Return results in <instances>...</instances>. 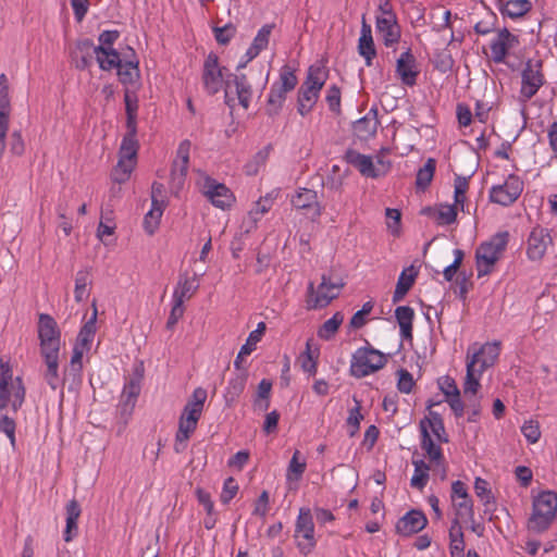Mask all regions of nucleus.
Returning <instances> with one entry per match:
<instances>
[{"instance_id":"nucleus-61","label":"nucleus","mask_w":557,"mask_h":557,"mask_svg":"<svg viewBox=\"0 0 557 557\" xmlns=\"http://www.w3.org/2000/svg\"><path fill=\"white\" fill-rule=\"evenodd\" d=\"M238 491V484L236 483L235 479L227 478L224 481L223 488L221 492L220 499L223 504H228L237 494Z\"/></svg>"},{"instance_id":"nucleus-17","label":"nucleus","mask_w":557,"mask_h":557,"mask_svg":"<svg viewBox=\"0 0 557 557\" xmlns=\"http://www.w3.org/2000/svg\"><path fill=\"white\" fill-rule=\"evenodd\" d=\"M500 354V343L492 342L485 343L479 349L469 348L467 360L475 359V367L487 370L493 367Z\"/></svg>"},{"instance_id":"nucleus-15","label":"nucleus","mask_w":557,"mask_h":557,"mask_svg":"<svg viewBox=\"0 0 557 557\" xmlns=\"http://www.w3.org/2000/svg\"><path fill=\"white\" fill-rule=\"evenodd\" d=\"M190 147V141L185 139L178 145L176 151V158L173 162L171 172L172 185L176 190L183 187L185 177L187 175Z\"/></svg>"},{"instance_id":"nucleus-37","label":"nucleus","mask_w":557,"mask_h":557,"mask_svg":"<svg viewBox=\"0 0 557 557\" xmlns=\"http://www.w3.org/2000/svg\"><path fill=\"white\" fill-rule=\"evenodd\" d=\"M287 94L288 92L286 90H283L275 83L272 84L269 95H268V108H267V112L270 116L276 115L280 112V110L283 107V103L286 99Z\"/></svg>"},{"instance_id":"nucleus-19","label":"nucleus","mask_w":557,"mask_h":557,"mask_svg":"<svg viewBox=\"0 0 557 557\" xmlns=\"http://www.w3.org/2000/svg\"><path fill=\"white\" fill-rule=\"evenodd\" d=\"M426 523L425 515L420 510L412 509L397 521L396 531L403 536H409L423 530Z\"/></svg>"},{"instance_id":"nucleus-20","label":"nucleus","mask_w":557,"mask_h":557,"mask_svg":"<svg viewBox=\"0 0 557 557\" xmlns=\"http://www.w3.org/2000/svg\"><path fill=\"white\" fill-rule=\"evenodd\" d=\"M46 370L44 372V379L52 391H60L61 396L63 395V386L66 381L71 382V377L64 374L62 377L59 373V354L58 355H45L42 356Z\"/></svg>"},{"instance_id":"nucleus-46","label":"nucleus","mask_w":557,"mask_h":557,"mask_svg":"<svg viewBox=\"0 0 557 557\" xmlns=\"http://www.w3.org/2000/svg\"><path fill=\"white\" fill-rule=\"evenodd\" d=\"M344 317L341 312H336L332 318L327 319L318 330V336L322 339H331L343 323Z\"/></svg>"},{"instance_id":"nucleus-55","label":"nucleus","mask_w":557,"mask_h":557,"mask_svg":"<svg viewBox=\"0 0 557 557\" xmlns=\"http://www.w3.org/2000/svg\"><path fill=\"white\" fill-rule=\"evenodd\" d=\"M457 208L454 205H441L436 211V221L442 225H449L456 221Z\"/></svg>"},{"instance_id":"nucleus-16","label":"nucleus","mask_w":557,"mask_h":557,"mask_svg":"<svg viewBox=\"0 0 557 557\" xmlns=\"http://www.w3.org/2000/svg\"><path fill=\"white\" fill-rule=\"evenodd\" d=\"M202 191L213 206L221 209L231 206L233 201L232 191L224 184L209 176L203 180Z\"/></svg>"},{"instance_id":"nucleus-49","label":"nucleus","mask_w":557,"mask_h":557,"mask_svg":"<svg viewBox=\"0 0 557 557\" xmlns=\"http://www.w3.org/2000/svg\"><path fill=\"white\" fill-rule=\"evenodd\" d=\"M456 519L463 522H473L474 510L473 503L470 498L454 502Z\"/></svg>"},{"instance_id":"nucleus-1","label":"nucleus","mask_w":557,"mask_h":557,"mask_svg":"<svg viewBox=\"0 0 557 557\" xmlns=\"http://www.w3.org/2000/svg\"><path fill=\"white\" fill-rule=\"evenodd\" d=\"M326 79L327 70L324 65L312 64L309 66L307 78L298 89L297 111L301 116L311 112Z\"/></svg>"},{"instance_id":"nucleus-25","label":"nucleus","mask_w":557,"mask_h":557,"mask_svg":"<svg viewBox=\"0 0 557 557\" xmlns=\"http://www.w3.org/2000/svg\"><path fill=\"white\" fill-rule=\"evenodd\" d=\"M376 32L386 47H392L400 39V27L396 15L376 17Z\"/></svg>"},{"instance_id":"nucleus-11","label":"nucleus","mask_w":557,"mask_h":557,"mask_svg":"<svg viewBox=\"0 0 557 557\" xmlns=\"http://www.w3.org/2000/svg\"><path fill=\"white\" fill-rule=\"evenodd\" d=\"M342 284L332 283L325 275L322 276V282L317 289H314L313 283L310 282L308 285V308L318 309L326 307L338 296Z\"/></svg>"},{"instance_id":"nucleus-23","label":"nucleus","mask_w":557,"mask_h":557,"mask_svg":"<svg viewBox=\"0 0 557 557\" xmlns=\"http://www.w3.org/2000/svg\"><path fill=\"white\" fill-rule=\"evenodd\" d=\"M518 44V39L507 28L498 32L497 37L491 42L492 59L496 63H503L508 50Z\"/></svg>"},{"instance_id":"nucleus-12","label":"nucleus","mask_w":557,"mask_h":557,"mask_svg":"<svg viewBox=\"0 0 557 557\" xmlns=\"http://www.w3.org/2000/svg\"><path fill=\"white\" fill-rule=\"evenodd\" d=\"M205 90L209 95L218 94L223 87V67L219 64V58L210 52L205 59L201 75Z\"/></svg>"},{"instance_id":"nucleus-6","label":"nucleus","mask_w":557,"mask_h":557,"mask_svg":"<svg viewBox=\"0 0 557 557\" xmlns=\"http://www.w3.org/2000/svg\"><path fill=\"white\" fill-rule=\"evenodd\" d=\"M387 362V359L380 350L367 346L358 348L351 357L350 374L357 379L368 376L380 369Z\"/></svg>"},{"instance_id":"nucleus-7","label":"nucleus","mask_w":557,"mask_h":557,"mask_svg":"<svg viewBox=\"0 0 557 557\" xmlns=\"http://www.w3.org/2000/svg\"><path fill=\"white\" fill-rule=\"evenodd\" d=\"M295 539L297 547L302 555L310 554L315 545L314 522L310 508L301 507L299 509L295 523Z\"/></svg>"},{"instance_id":"nucleus-60","label":"nucleus","mask_w":557,"mask_h":557,"mask_svg":"<svg viewBox=\"0 0 557 557\" xmlns=\"http://www.w3.org/2000/svg\"><path fill=\"white\" fill-rule=\"evenodd\" d=\"M414 385V381L412 377V374L405 370L400 369L398 371V382H397V388L400 393L409 394Z\"/></svg>"},{"instance_id":"nucleus-43","label":"nucleus","mask_w":557,"mask_h":557,"mask_svg":"<svg viewBox=\"0 0 557 557\" xmlns=\"http://www.w3.org/2000/svg\"><path fill=\"white\" fill-rule=\"evenodd\" d=\"M120 82L123 85L134 84L139 78V69L137 61L121 62L116 67Z\"/></svg>"},{"instance_id":"nucleus-27","label":"nucleus","mask_w":557,"mask_h":557,"mask_svg":"<svg viewBox=\"0 0 557 557\" xmlns=\"http://www.w3.org/2000/svg\"><path fill=\"white\" fill-rule=\"evenodd\" d=\"M86 352H88L87 349L74 345L70 367L66 369V376L71 377L70 391L76 389L82 383L83 357Z\"/></svg>"},{"instance_id":"nucleus-53","label":"nucleus","mask_w":557,"mask_h":557,"mask_svg":"<svg viewBox=\"0 0 557 557\" xmlns=\"http://www.w3.org/2000/svg\"><path fill=\"white\" fill-rule=\"evenodd\" d=\"M270 153V147H264L259 150L253 158L246 163L245 172L247 175H256L260 169L265 164V161Z\"/></svg>"},{"instance_id":"nucleus-3","label":"nucleus","mask_w":557,"mask_h":557,"mask_svg":"<svg viewBox=\"0 0 557 557\" xmlns=\"http://www.w3.org/2000/svg\"><path fill=\"white\" fill-rule=\"evenodd\" d=\"M138 149L137 128H126L119 150V161L112 173L114 182L122 184L129 178L137 163Z\"/></svg>"},{"instance_id":"nucleus-14","label":"nucleus","mask_w":557,"mask_h":557,"mask_svg":"<svg viewBox=\"0 0 557 557\" xmlns=\"http://www.w3.org/2000/svg\"><path fill=\"white\" fill-rule=\"evenodd\" d=\"M78 51L92 50V53L96 55V60L99 64V67L102 71H111L121 65L120 53L113 49L104 50L103 47H95L94 42L90 39H83L77 44Z\"/></svg>"},{"instance_id":"nucleus-21","label":"nucleus","mask_w":557,"mask_h":557,"mask_svg":"<svg viewBox=\"0 0 557 557\" xmlns=\"http://www.w3.org/2000/svg\"><path fill=\"white\" fill-rule=\"evenodd\" d=\"M344 158L348 164L356 168L366 177L376 178L382 175L370 156L362 154L355 149H348Z\"/></svg>"},{"instance_id":"nucleus-45","label":"nucleus","mask_w":557,"mask_h":557,"mask_svg":"<svg viewBox=\"0 0 557 557\" xmlns=\"http://www.w3.org/2000/svg\"><path fill=\"white\" fill-rule=\"evenodd\" d=\"M358 52L359 54L376 53L371 26L367 24L364 20L362 22L360 37L358 40Z\"/></svg>"},{"instance_id":"nucleus-34","label":"nucleus","mask_w":557,"mask_h":557,"mask_svg":"<svg viewBox=\"0 0 557 557\" xmlns=\"http://www.w3.org/2000/svg\"><path fill=\"white\" fill-rule=\"evenodd\" d=\"M233 83L240 106L247 109L252 97L251 85L249 84L245 74H235Z\"/></svg>"},{"instance_id":"nucleus-24","label":"nucleus","mask_w":557,"mask_h":557,"mask_svg":"<svg viewBox=\"0 0 557 557\" xmlns=\"http://www.w3.org/2000/svg\"><path fill=\"white\" fill-rule=\"evenodd\" d=\"M396 73L404 85L413 86L416 84L419 72L416 69V58L410 49L404 51L397 59Z\"/></svg>"},{"instance_id":"nucleus-22","label":"nucleus","mask_w":557,"mask_h":557,"mask_svg":"<svg viewBox=\"0 0 557 557\" xmlns=\"http://www.w3.org/2000/svg\"><path fill=\"white\" fill-rule=\"evenodd\" d=\"M140 383V375H134L125 383L120 401V411L122 416H129L132 413L141 389Z\"/></svg>"},{"instance_id":"nucleus-9","label":"nucleus","mask_w":557,"mask_h":557,"mask_svg":"<svg viewBox=\"0 0 557 557\" xmlns=\"http://www.w3.org/2000/svg\"><path fill=\"white\" fill-rule=\"evenodd\" d=\"M541 60H528L521 73L520 97L523 101L530 100L544 85Z\"/></svg>"},{"instance_id":"nucleus-13","label":"nucleus","mask_w":557,"mask_h":557,"mask_svg":"<svg viewBox=\"0 0 557 557\" xmlns=\"http://www.w3.org/2000/svg\"><path fill=\"white\" fill-rule=\"evenodd\" d=\"M290 203L296 210L305 211V214L315 221L322 214V207L318 200V193L309 188H298L290 198Z\"/></svg>"},{"instance_id":"nucleus-63","label":"nucleus","mask_w":557,"mask_h":557,"mask_svg":"<svg viewBox=\"0 0 557 557\" xmlns=\"http://www.w3.org/2000/svg\"><path fill=\"white\" fill-rule=\"evenodd\" d=\"M151 205L164 207L166 206L165 200V187L163 184L153 182L151 186Z\"/></svg>"},{"instance_id":"nucleus-5","label":"nucleus","mask_w":557,"mask_h":557,"mask_svg":"<svg viewBox=\"0 0 557 557\" xmlns=\"http://www.w3.org/2000/svg\"><path fill=\"white\" fill-rule=\"evenodd\" d=\"M557 513V494L544 491L533 499V510L529 519V529L543 532L549 528Z\"/></svg>"},{"instance_id":"nucleus-8","label":"nucleus","mask_w":557,"mask_h":557,"mask_svg":"<svg viewBox=\"0 0 557 557\" xmlns=\"http://www.w3.org/2000/svg\"><path fill=\"white\" fill-rule=\"evenodd\" d=\"M38 337L40 341L41 356L59 354L61 337L60 330L55 320L47 313L39 314Z\"/></svg>"},{"instance_id":"nucleus-47","label":"nucleus","mask_w":557,"mask_h":557,"mask_svg":"<svg viewBox=\"0 0 557 557\" xmlns=\"http://www.w3.org/2000/svg\"><path fill=\"white\" fill-rule=\"evenodd\" d=\"M299 456H300L299 450H296L289 461L287 472H286V480L288 482H292V481L298 482L301 479L304 472L306 471V467H307L306 460L302 459L300 461Z\"/></svg>"},{"instance_id":"nucleus-51","label":"nucleus","mask_w":557,"mask_h":557,"mask_svg":"<svg viewBox=\"0 0 557 557\" xmlns=\"http://www.w3.org/2000/svg\"><path fill=\"white\" fill-rule=\"evenodd\" d=\"M274 83L278 85L283 90L289 92L297 86L298 78L295 75L294 70L290 66L285 65L281 69L278 81Z\"/></svg>"},{"instance_id":"nucleus-26","label":"nucleus","mask_w":557,"mask_h":557,"mask_svg":"<svg viewBox=\"0 0 557 557\" xmlns=\"http://www.w3.org/2000/svg\"><path fill=\"white\" fill-rule=\"evenodd\" d=\"M199 288L197 274L193 277L186 273L181 274L177 284L173 290L172 302H180L184 305L186 299H189Z\"/></svg>"},{"instance_id":"nucleus-44","label":"nucleus","mask_w":557,"mask_h":557,"mask_svg":"<svg viewBox=\"0 0 557 557\" xmlns=\"http://www.w3.org/2000/svg\"><path fill=\"white\" fill-rule=\"evenodd\" d=\"M532 9L530 0H508L503 9V13L510 18H518L527 14Z\"/></svg>"},{"instance_id":"nucleus-58","label":"nucleus","mask_w":557,"mask_h":557,"mask_svg":"<svg viewBox=\"0 0 557 557\" xmlns=\"http://www.w3.org/2000/svg\"><path fill=\"white\" fill-rule=\"evenodd\" d=\"M487 486H488V483L484 479H481V478L475 479V481H474L475 494L484 503L485 506H488L494 499V497Z\"/></svg>"},{"instance_id":"nucleus-62","label":"nucleus","mask_w":557,"mask_h":557,"mask_svg":"<svg viewBox=\"0 0 557 557\" xmlns=\"http://www.w3.org/2000/svg\"><path fill=\"white\" fill-rule=\"evenodd\" d=\"M438 387L445 395V398L448 396H456V394L460 392L455 380L448 375L438 379Z\"/></svg>"},{"instance_id":"nucleus-42","label":"nucleus","mask_w":557,"mask_h":557,"mask_svg":"<svg viewBox=\"0 0 557 557\" xmlns=\"http://www.w3.org/2000/svg\"><path fill=\"white\" fill-rule=\"evenodd\" d=\"M267 325L264 322H259L256 330L249 333L246 343L240 347L238 358L249 356L255 349L257 344L261 341L264 334Z\"/></svg>"},{"instance_id":"nucleus-56","label":"nucleus","mask_w":557,"mask_h":557,"mask_svg":"<svg viewBox=\"0 0 557 557\" xmlns=\"http://www.w3.org/2000/svg\"><path fill=\"white\" fill-rule=\"evenodd\" d=\"M417 275L418 271L414 269L413 265L404 269L400 275L398 276L396 287L408 293L409 289L412 287Z\"/></svg>"},{"instance_id":"nucleus-18","label":"nucleus","mask_w":557,"mask_h":557,"mask_svg":"<svg viewBox=\"0 0 557 557\" xmlns=\"http://www.w3.org/2000/svg\"><path fill=\"white\" fill-rule=\"evenodd\" d=\"M550 243L552 237L546 228L540 226L534 227L528 238V258L532 261H540L544 257Z\"/></svg>"},{"instance_id":"nucleus-28","label":"nucleus","mask_w":557,"mask_h":557,"mask_svg":"<svg viewBox=\"0 0 557 557\" xmlns=\"http://www.w3.org/2000/svg\"><path fill=\"white\" fill-rule=\"evenodd\" d=\"M274 28L273 24H264L255 36L250 47L247 49L245 57H247V61H252L257 58L261 51L267 49L271 33Z\"/></svg>"},{"instance_id":"nucleus-54","label":"nucleus","mask_w":557,"mask_h":557,"mask_svg":"<svg viewBox=\"0 0 557 557\" xmlns=\"http://www.w3.org/2000/svg\"><path fill=\"white\" fill-rule=\"evenodd\" d=\"M9 391L10 397H13L12 409L17 411L24 403L25 398V388L21 377H16L14 382H12L11 386H9Z\"/></svg>"},{"instance_id":"nucleus-36","label":"nucleus","mask_w":557,"mask_h":557,"mask_svg":"<svg viewBox=\"0 0 557 557\" xmlns=\"http://www.w3.org/2000/svg\"><path fill=\"white\" fill-rule=\"evenodd\" d=\"M125 113H126V128H137V111H138V97L134 91L128 89L124 94Z\"/></svg>"},{"instance_id":"nucleus-2","label":"nucleus","mask_w":557,"mask_h":557,"mask_svg":"<svg viewBox=\"0 0 557 557\" xmlns=\"http://www.w3.org/2000/svg\"><path fill=\"white\" fill-rule=\"evenodd\" d=\"M509 240L507 231L498 232L488 240L483 242L476 248L475 262L478 276H484L492 272L495 263L500 259Z\"/></svg>"},{"instance_id":"nucleus-64","label":"nucleus","mask_w":557,"mask_h":557,"mask_svg":"<svg viewBox=\"0 0 557 557\" xmlns=\"http://www.w3.org/2000/svg\"><path fill=\"white\" fill-rule=\"evenodd\" d=\"M213 32L215 40L221 45H226L234 36L235 27L232 24H226L223 27H215Z\"/></svg>"},{"instance_id":"nucleus-52","label":"nucleus","mask_w":557,"mask_h":557,"mask_svg":"<svg viewBox=\"0 0 557 557\" xmlns=\"http://www.w3.org/2000/svg\"><path fill=\"white\" fill-rule=\"evenodd\" d=\"M522 435L529 444H535L541 438V428L537 420L529 419L520 428Z\"/></svg>"},{"instance_id":"nucleus-29","label":"nucleus","mask_w":557,"mask_h":557,"mask_svg":"<svg viewBox=\"0 0 557 557\" xmlns=\"http://www.w3.org/2000/svg\"><path fill=\"white\" fill-rule=\"evenodd\" d=\"M395 318L399 325V334L403 341L412 339V321L414 311L409 306H399L395 310Z\"/></svg>"},{"instance_id":"nucleus-57","label":"nucleus","mask_w":557,"mask_h":557,"mask_svg":"<svg viewBox=\"0 0 557 557\" xmlns=\"http://www.w3.org/2000/svg\"><path fill=\"white\" fill-rule=\"evenodd\" d=\"M496 21L497 16L492 12H487L483 20L475 23L474 32L478 35H487L494 30Z\"/></svg>"},{"instance_id":"nucleus-50","label":"nucleus","mask_w":557,"mask_h":557,"mask_svg":"<svg viewBox=\"0 0 557 557\" xmlns=\"http://www.w3.org/2000/svg\"><path fill=\"white\" fill-rule=\"evenodd\" d=\"M163 211L164 207L151 205L150 210L147 212L144 219V227L148 234L152 235L156 232Z\"/></svg>"},{"instance_id":"nucleus-39","label":"nucleus","mask_w":557,"mask_h":557,"mask_svg":"<svg viewBox=\"0 0 557 557\" xmlns=\"http://www.w3.org/2000/svg\"><path fill=\"white\" fill-rule=\"evenodd\" d=\"M420 429L421 447L425 450L431 460L438 461L443 457L441 447L432 440L424 421H421Z\"/></svg>"},{"instance_id":"nucleus-31","label":"nucleus","mask_w":557,"mask_h":557,"mask_svg":"<svg viewBox=\"0 0 557 557\" xmlns=\"http://www.w3.org/2000/svg\"><path fill=\"white\" fill-rule=\"evenodd\" d=\"M96 322H97V308L94 306V311L90 318L86 321V323L81 329L75 346H78L81 348L90 350L91 343L94 341L95 334H96Z\"/></svg>"},{"instance_id":"nucleus-32","label":"nucleus","mask_w":557,"mask_h":557,"mask_svg":"<svg viewBox=\"0 0 557 557\" xmlns=\"http://www.w3.org/2000/svg\"><path fill=\"white\" fill-rule=\"evenodd\" d=\"M484 371L475 367V359L467 360V373L463 384L465 395H475L481 386L480 380Z\"/></svg>"},{"instance_id":"nucleus-30","label":"nucleus","mask_w":557,"mask_h":557,"mask_svg":"<svg viewBox=\"0 0 557 557\" xmlns=\"http://www.w3.org/2000/svg\"><path fill=\"white\" fill-rule=\"evenodd\" d=\"M276 195L277 194L275 191L268 193L265 196L260 197V199L255 203L253 208L248 213L250 225L247 227L246 232H250L255 228L262 215L270 211Z\"/></svg>"},{"instance_id":"nucleus-40","label":"nucleus","mask_w":557,"mask_h":557,"mask_svg":"<svg viewBox=\"0 0 557 557\" xmlns=\"http://www.w3.org/2000/svg\"><path fill=\"white\" fill-rule=\"evenodd\" d=\"M377 121L375 115L370 116L367 114L366 116L357 120L354 123V132L360 139H368L373 136L376 132Z\"/></svg>"},{"instance_id":"nucleus-10","label":"nucleus","mask_w":557,"mask_h":557,"mask_svg":"<svg viewBox=\"0 0 557 557\" xmlns=\"http://www.w3.org/2000/svg\"><path fill=\"white\" fill-rule=\"evenodd\" d=\"M523 190V182L515 174L508 175L503 184L490 188V200L494 203L508 207L512 205Z\"/></svg>"},{"instance_id":"nucleus-4","label":"nucleus","mask_w":557,"mask_h":557,"mask_svg":"<svg viewBox=\"0 0 557 557\" xmlns=\"http://www.w3.org/2000/svg\"><path fill=\"white\" fill-rule=\"evenodd\" d=\"M207 391L202 387L194 389L191 397L186 403L180 417L177 440L187 442L195 432L197 423L201 417L203 406L207 399Z\"/></svg>"},{"instance_id":"nucleus-59","label":"nucleus","mask_w":557,"mask_h":557,"mask_svg":"<svg viewBox=\"0 0 557 557\" xmlns=\"http://www.w3.org/2000/svg\"><path fill=\"white\" fill-rule=\"evenodd\" d=\"M355 401H356V407H354L349 410V414L347 418V424L351 429L349 432L350 436H354L358 432V430L360 428V422L363 419V417L360 412V404L356 399H355Z\"/></svg>"},{"instance_id":"nucleus-41","label":"nucleus","mask_w":557,"mask_h":557,"mask_svg":"<svg viewBox=\"0 0 557 557\" xmlns=\"http://www.w3.org/2000/svg\"><path fill=\"white\" fill-rule=\"evenodd\" d=\"M90 273L88 269L79 270L75 276L74 298L82 302L89 296L88 286L90 285Z\"/></svg>"},{"instance_id":"nucleus-33","label":"nucleus","mask_w":557,"mask_h":557,"mask_svg":"<svg viewBox=\"0 0 557 557\" xmlns=\"http://www.w3.org/2000/svg\"><path fill=\"white\" fill-rule=\"evenodd\" d=\"M413 474L410 479V485L417 490H423L430 478V466L422 459H413Z\"/></svg>"},{"instance_id":"nucleus-38","label":"nucleus","mask_w":557,"mask_h":557,"mask_svg":"<svg viewBox=\"0 0 557 557\" xmlns=\"http://www.w3.org/2000/svg\"><path fill=\"white\" fill-rule=\"evenodd\" d=\"M436 169V161L429 158L424 165L420 168L416 175V187L420 190H425L431 184Z\"/></svg>"},{"instance_id":"nucleus-35","label":"nucleus","mask_w":557,"mask_h":557,"mask_svg":"<svg viewBox=\"0 0 557 557\" xmlns=\"http://www.w3.org/2000/svg\"><path fill=\"white\" fill-rule=\"evenodd\" d=\"M1 374H0V410H3L8 407L10 401V391L9 386H11L13 380L12 371L8 363H0Z\"/></svg>"},{"instance_id":"nucleus-48","label":"nucleus","mask_w":557,"mask_h":557,"mask_svg":"<svg viewBox=\"0 0 557 557\" xmlns=\"http://www.w3.org/2000/svg\"><path fill=\"white\" fill-rule=\"evenodd\" d=\"M449 546L451 554L461 553L465 549L463 532L460 522L455 519L449 528Z\"/></svg>"}]
</instances>
